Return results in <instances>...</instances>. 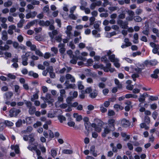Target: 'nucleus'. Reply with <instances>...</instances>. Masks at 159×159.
Instances as JSON below:
<instances>
[{"mask_svg":"<svg viewBox=\"0 0 159 159\" xmlns=\"http://www.w3.org/2000/svg\"><path fill=\"white\" fill-rule=\"evenodd\" d=\"M95 19L94 17L93 16L91 17L89 19V21H90V25H92L93 24L94 21H95Z\"/></svg>","mask_w":159,"mask_h":159,"instance_id":"nucleus-38","label":"nucleus"},{"mask_svg":"<svg viewBox=\"0 0 159 159\" xmlns=\"http://www.w3.org/2000/svg\"><path fill=\"white\" fill-rule=\"evenodd\" d=\"M134 20L136 22H139L142 21V19L139 16H135L134 17Z\"/></svg>","mask_w":159,"mask_h":159,"instance_id":"nucleus-19","label":"nucleus"},{"mask_svg":"<svg viewBox=\"0 0 159 159\" xmlns=\"http://www.w3.org/2000/svg\"><path fill=\"white\" fill-rule=\"evenodd\" d=\"M109 90L108 89H105L102 90V93L105 95H106L109 92Z\"/></svg>","mask_w":159,"mask_h":159,"instance_id":"nucleus-53","label":"nucleus"},{"mask_svg":"<svg viewBox=\"0 0 159 159\" xmlns=\"http://www.w3.org/2000/svg\"><path fill=\"white\" fill-rule=\"evenodd\" d=\"M50 77L51 78L54 79L56 77V75L54 72H52L49 73Z\"/></svg>","mask_w":159,"mask_h":159,"instance_id":"nucleus-56","label":"nucleus"},{"mask_svg":"<svg viewBox=\"0 0 159 159\" xmlns=\"http://www.w3.org/2000/svg\"><path fill=\"white\" fill-rule=\"evenodd\" d=\"M92 90L91 87L87 88L84 91V93H89L92 92Z\"/></svg>","mask_w":159,"mask_h":159,"instance_id":"nucleus-36","label":"nucleus"},{"mask_svg":"<svg viewBox=\"0 0 159 159\" xmlns=\"http://www.w3.org/2000/svg\"><path fill=\"white\" fill-rule=\"evenodd\" d=\"M62 153L64 154H70L73 153V151L71 150L64 149L62 151Z\"/></svg>","mask_w":159,"mask_h":159,"instance_id":"nucleus-22","label":"nucleus"},{"mask_svg":"<svg viewBox=\"0 0 159 159\" xmlns=\"http://www.w3.org/2000/svg\"><path fill=\"white\" fill-rule=\"evenodd\" d=\"M134 86L133 85H128L126 87L127 89L129 90H132Z\"/></svg>","mask_w":159,"mask_h":159,"instance_id":"nucleus-61","label":"nucleus"},{"mask_svg":"<svg viewBox=\"0 0 159 159\" xmlns=\"http://www.w3.org/2000/svg\"><path fill=\"white\" fill-rule=\"evenodd\" d=\"M51 155L53 157H55L57 155V152L54 150H51Z\"/></svg>","mask_w":159,"mask_h":159,"instance_id":"nucleus-57","label":"nucleus"},{"mask_svg":"<svg viewBox=\"0 0 159 159\" xmlns=\"http://www.w3.org/2000/svg\"><path fill=\"white\" fill-rule=\"evenodd\" d=\"M57 117L61 123H62L63 121H65L66 120V117L63 115H59Z\"/></svg>","mask_w":159,"mask_h":159,"instance_id":"nucleus-21","label":"nucleus"},{"mask_svg":"<svg viewBox=\"0 0 159 159\" xmlns=\"http://www.w3.org/2000/svg\"><path fill=\"white\" fill-rule=\"evenodd\" d=\"M157 106L156 104L154 103L150 105L151 108L153 110H155L157 108Z\"/></svg>","mask_w":159,"mask_h":159,"instance_id":"nucleus-59","label":"nucleus"},{"mask_svg":"<svg viewBox=\"0 0 159 159\" xmlns=\"http://www.w3.org/2000/svg\"><path fill=\"white\" fill-rule=\"evenodd\" d=\"M36 110V108L34 106H32L29 108V112L30 115H33L34 114Z\"/></svg>","mask_w":159,"mask_h":159,"instance_id":"nucleus-16","label":"nucleus"},{"mask_svg":"<svg viewBox=\"0 0 159 159\" xmlns=\"http://www.w3.org/2000/svg\"><path fill=\"white\" fill-rule=\"evenodd\" d=\"M101 60L102 61H104L105 63H107L108 61L107 58V55H105L101 57Z\"/></svg>","mask_w":159,"mask_h":159,"instance_id":"nucleus-40","label":"nucleus"},{"mask_svg":"<svg viewBox=\"0 0 159 159\" xmlns=\"http://www.w3.org/2000/svg\"><path fill=\"white\" fill-rule=\"evenodd\" d=\"M6 98L7 100L10 99L13 95V93L11 92H6L5 94Z\"/></svg>","mask_w":159,"mask_h":159,"instance_id":"nucleus-15","label":"nucleus"},{"mask_svg":"<svg viewBox=\"0 0 159 159\" xmlns=\"http://www.w3.org/2000/svg\"><path fill=\"white\" fill-rule=\"evenodd\" d=\"M150 45L153 48L152 52L154 54H157L159 55V44H156L153 42H150Z\"/></svg>","mask_w":159,"mask_h":159,"instance_id":"nucleus-3","label":"nucleus"},{"mask_svg":"<svg viewBox=\"0 0 159 159\" xmlns=\"http://www.w3.org/2000/svg\"><path fill=\"white\" fill-rule=\"evenodd\" d=\"M127 12L129 16L133 17L134 16L135 14L134 12L133 11L129 10L127 11Z\"/></svg>","mask_w":159,"mask_h":159,"instance_id":"nucleus-33","label":"nucleus"},{"mask_svg":"<svg viewBox=\"0 0 159 159\" xmlns=\"http://www.w3.org/2000/svg\"><path fill=\"white\" fill-rule=\"evenodd\" d=\"M49 138H50V140L54 137V134L53 132L51 130H49Z\"/></svg>","mask_w":159,"mask_h":159,"instance_id":"nucleus-46","label":"nucleus"},{"mask_svg":"<svg viewBox=\"0 0 159 159\" xmlns=\"http://www.w3.org/2000/svg\"><path fill=\"white\" fill-rule=\"evenodd\" d=\"M149 29L148 28L146 29V30H143L142 31V33H143L144 34L148 36V34H149Z\"/></svg>","mask_w":159,"mask_h":159,"instance_id":"nucleus-37","label":"nucleus"},{"mask_svg":"<svg viewBox=\"0 0 159 159\" xmlns=\"http://www.w3.org/2000/svg\"><path fill=\"white\" fill-rule=\"evenodd\" d=\"M101 66H102L101 69H103L106 72H108L109 71L111 72H113V70L111 71V69H109V68L106 67L104 66L103 65L101 64Z\"/></svg>","mask_w":159,"mask_h":159,"instance_id":"nucleus-27","label":"nucleus"},{"mask_svg":"<svg viewBox=\"0 0 159 159\" xmlns=\"http://www.w3.org/2000/svg\"><path fill=\"white\" fill-rule=\"evenodd\" d=\"M158 99V97L157 96H149V100L152 101L157 100Z\"/></svg>","mask_w":159,"mask_h":159,"instance_id":"nucleus-30","label":"nucleus"},{"mask_svg":"<svg viewBox=\"0 0 159 159\" xmlns=\"http://www.w3.org/2000/svg\"><path fill=\"white\" fill-rule=\"evenodd\" d=\"M124 42L128 46H130L131 45V43L129 42V39L128 38H125L124 40Z\"/></svg>","mask_w":159,"mask_h":159,"instance_id":"nucleus-39","label":"nucleus"},{"mask_svg":"<svg viewBox=\"0 0 159 159\" xmlns=\"http://www.w3.org/2000/svg\"><path fill=\"white\" fill-rule=\"evenodd\" d=\"M12 4V2L11 1L9 0L4 3V6L5 7H8L11 6Z\"/></svg>","mask_w":159,"mask_h":159,"instance_id":"nucleus-26","label":"nucleus"},{"mask_svg":"<svg viewBox=\"0 0 159 159\" xmlns=\"http://www.w3.org/2000/svg\"><path fill=\"white\" fill-rule=\"evenodd\" d=\"M25 104H26V106L30 108L32 107V103L30 101H27L26 100H25Z\"/></svg>","mask_w":159,"mask_h":159,"instance_id":"nucleus-34","label":"nucleus"},{"mask_svg":"<svg viewBox=\"0 0 159 159\" xmlns=\"http://www.w3.org/2000/svg\"><path fill=\"white\" fill-rule=\"evenodd\" d=\"M18 41L20 42H22L23 40V38L22 36L21 35H19L18 36L17 38Z\"/></svg>","mask_w":159,"mask_h":159,"instance_id":"nucleus-60","label":"nucleus"},{"mask_svg":"<svg viewBox=\"0 0 159 159\" xmlns=\"http://www.w3.org/2000/svg\"><path fill=\"white\" fill-rule=\"evenodd\" d=\"M141 54V52L140 51H138L136 52H133L132 53V56L134 57H135L137 55H140Z\"/></svg>","mask_w":159,"mask_h":159,"instance_id":"nucleus-55","label":"nucleus"},{"mask_svg":"<svg viewBox=\"0 0 159 159\" xmlns=\"http://www.w3.org/2000/svg\"><path fill=\"white\" fill-rule=\"evenodd\" d=\"M98 94V91L96 89L93 90L92 92L90 93L89 94V97L92 98H95Z\"/></svg>","mask_w":159,"mask_h":159,"instance_id":"nucleus-11","label":"nucleus"},{"mask_svg":"<svg viewBox=\"0 0 159 159\" xmlns=\"http://www.w3.org/2000/svg\"><path fill=\"white\" fill-rule=\"evenodd\" d=\"M78 105V102H74L73 103H72L70 107H77Z\"/></svg>","mask_w":159,"mask_h":159,"instance_id":"nucleus-63","label":"nucleus"},{"mask_svg":"<svg viewBox=\"0 0 159 159\" xmlns=\"http://www.w3.org/2000/svg\"><path fill=\"white\" fill-rule=\"evenodd\" d=\"M56 41L58 42H61L62 40V38L61 36L59 35L56 36L55 38Z\"/></svg>","mask_w":159,"mask_h":159,"instance_id":"nucleus-44","label":"nucleus"},{"mask_svg":"<svg viewBox=\"0 0 159 159\" xmlns=\"http://www.w3.org/2000/svg\"><path fill=\"white\" fill-rule=\"evenodd\" d=\"M117 23L122 29H126L128 28V23L127 21H123L122 20H118L117 21Z\"/></svg>","mask_w":159,"mask_h":159,"instance_id":"nucleus-4","label":"nucleus"},{"mask_svg":"<svg viewBox=\"0 0 159 159\" xmlns=\"http://www.w3.org/2000/svg\"><path fill=\"white\" fill-rule=\"evenodd\" d=\"M78 88L80 89H82L84 88V86L82 84L81 82H79L78 83Z\"/></svg>","mask_w":159,"mask_h":159,"instance_id":"nucleus-43","label":"nucleus"},{"mask_svg":"<svg viewBox=\"0 0 159 159\" xmlns=\"http://www.w3.org/2000/svg\"><path fill=\"white\" fill-rule=\"evenodd\" d=\"M58 101L59 102H62L63 101V96L61 94H60V96L58 97L57 98Z\"/></svg>","mask_w":159,"mask_h":159,"instance_id":"nucleus-47","label":"nucleus"},{"mask_svg":"<svg viewBox=\"0 0 159 159\" xmlns=\"http://www.w3.org/2000/svg\"><path fill=\"white\" fill-rule=\"evenodd\" d=\"M11 148L12 149L15 150V151L16 153L18 154L19 153V147L18 146H11Z\"/></svg>","mask_w":159,"mask_h":159,"instance_id":"nucleus-23","label":"nucleus"},{"mask_svg":"<svg viewBox=\"0 0 159 159\" xmlns=\"http://www.w3.org/2000/svg\"><path fill=\"white\" fill-rule=\"evenodd\" d=\"M98 11L100 12H107V10H105L104 8L101 7H100L98 9Z\"/></svg>","mask_w":159,"mask_h":159,"instance_id":"nucleus-52","label":"nucleus"},{"mask_svg":"<svg viewBox=\"0 0 159 159\" xmlns=\"http://www.w3.org/2000/svg\"><path fill=\"white\" fill-rule=\"evenodd\" d=\"M109 59L111 62L114 61H119V60L115 58V56L114 54H112L109 57Z\"/></svg>","mask_w":159,"mask_h":159,"instance_id":"nucleus-9","label":"nucleus"},{"mask_svg":"<svg viewBox=\"0 0 159 159\" xmlns=\"http://www.w3.org/2000/svg\"><path fill=\"white\" fill-rule=\"evenodd\" d=\"M35 54L39 56H43V54L39 50H36L35 51Z\"/></svg>","mask_w":159,"mask_h":159,"instance_id":"nucleus-48","label":"nucleus"},{"mask_svg":"<svg viewBox=\"0 0 159 159\" xmlns=\"http://www.w3.org/2000/svg\"><path fill=\"white\" fill-rule=\"evenodd\" d=\"M51 50L55 54H57L58 52V49L57 48L52 47L51 48Z\"/></svg>","mask_w":159,"mask_h":159,"instance_id":"nucleus-54","label":"nucleus"},{"mask_svg":"<svg viewBox=\"0 0 159 159\" xmlns=\"http://www.w3.org/2000/svg\"><path fill=\"white\" fill-rule=\"evenodd\" d=\"M111 28L113 30H118L119 29V27L116 25H114L112 26Z\"/></svg>","mask_w":159,"mask_h":159,"instance_id":"nucleus-62","label":"nucleus"},{"mask_svg":"<svg viewBox=\"0 0 159 159\" xmlns=\"http://www.w3.org/2000/svg\"><path fill=\"white\" fill-rule=\"evenodd\" d=\"M47 70L49 73L53 71L54 70L53 67L52 66H49L47 67L46 69Z\"/></svg>","mask_w":159,"mask_h":159,"instance_id":"nucleus-32","label":"nucleus"},{"mask_svg":"<svg viewBox=\"0 0 159 159\" xmlns=\"http://www.w3.org/2000/svg\"><path fill=\"white\" fill-rule=\"evenodd\" d=\"M34 135L32 133L29 135V138H30L29 143L30 144L33 145L32 143L35 141L34 139Z\"/></svg>","mask_w":159,"mask_h":159,"instance_id":"nucleus-12","label":"nucleus"},{"mask_svg":"<svg viewBox=\"0 0 159 159\" xmlns=\"http://www.w3.org/2000/svg\"><path fill=\"white\" fill-rule=\"evenodd\" d=\"M84 125L85 127V129L87 130L88 132L87 133H86L85 134H87V135L88 136L89 134V128L91 126V124L89 122H86V123H85Z\"/></svg>","mask_w":159,"mask_h":159,"instance_id":"nucleus-8","label":"nucleus"},{"mask_svg":"<svg viewBox=\"0 0 159 159\" xmlns=\"http://www.w3.org/2000/svg\"><path fill=\"white\" fill-rule=\"evenodd\" d=\"M127 145L129 150H131L133 149V147L132 144L130 143H128Z\"/></svg>","mask_w":159,"mask_h":159,"instance_id":"nucleus-64","label":"nucleus"},{"mask_svg":"<svg viewBox=\"0 0 159 159\" xmlns=\"http://www.w3.org/2000/svg\"><path fill=\"white\" fill-rule=\"evenodd\" d=\"M69 16L70 18L73 20H76L77 18V17L73 13L70 14Z\"/></svg>","mask_w":159,"mask_h":159,"instance_id":"nucleus-49","label":"nucleus"},{"mask_svg":"<svg viewBox=\"0 0 159 159\" xmlns=\"http://www.w3.org/2000/svg\"><path fill=\"white\" fill-rule=\"evenodd\" d=\"M20 112L21 111L20 109L13 108L10 110L9 116L11 117H16Z\"/></svg>","mask_w":159,"mask_h":159,"instance_id":"nucleus-2","label":"nucleus"},{"mask_svg":"<svg viewBox=\"0 0 159 159\" xmlns=\"http://www.w3.org/2000/svg\"><path fill=\"white\" fill-rule=\"evenodd\" d=\"M115 84L117 85V87L118 89H121L122 87V85L120 83L119 80L116 79L114 80Z\"/></svg>","mask_w":159,"mask_h":159,"instance_id":"nucleus-17","label":"nucleus"},{"mask_svg":"<svg viewBox=\"0 0 159 159\" xmlns=\"http://www.w3.org/2000/svg\"><path fill=\"white\" fill-rule=\"evenodd\" d=\"M41 123L40 121H37L36 122V123L35 124H34V125L33 126L35 128H36L40 126H41Z\"/></svg>","mask_w":159,"mask_h":159,"instance_id":"nucleus-41","label":"nucleus"},{"mask_svg":"<svg viewBox=\"0 0 159 159\" xmlns=\"http://www.w3.org/2000/svg\"><path fill=\"white\" fill-rule=\"evenodd\" d=\"M5 123L6 125L8 126H12L13 125V123L12 122L8 120H6Z\"/></svg>","mask_w":159,"mask_h":159,"instance_id":"nucleus-35","label":"nucleus"},{"mask_svg":"<svg viewBox=\"0 0 159 159\" xmlns=\"http://www.w3.org/2000/svg\"><path fill=\"white\" fill-rule=\"evenodd\" d=\"M115 120L113 119H110L108 121V124L104 128L103 132L102 134L103 137L105 138L107 135L110 133L111 131H113L115 130L114 123Z\"/></svg>","mask_w":159,"mask_h":159,"instance_id":"nucleus-1","label":"nucleus"},{"mask_svg":"<svg viewBox=\"0 0 159 159\" xmlns=\"http://www.w3.org/2000/svg\"><path fill=\"white\" fill-rule=\"evenodd\" d=\"M75 124V122L72 121L69 122L67 123L68 125L71 127H74Z\"/></svg>","mask_w":159,"mask_h":159,"instance_id":"nucleus-45","label":"nucleus"},{"mask_svg":"<svg viewBox=\"0 0 159 159\" xmlns=\"http://www.w3.org/2000/svg\"><path fill=\"white\" fill-rule=\"evenodd\" d=\"M33 130V128L31 126H28L27 127L26 129L24 130V133H29Z\"/></svg>","mask_w":159,"mask_h":159,"instance_id":"nucleus-25","label":"nucleus"},{"mask_svg":"<svg viewBox=\"0 0 159 159\" xmlns=\"http://www.w3.org/2000/svg\"><path fill=\"white\" fill-rule=\"evenodd\" d=\"M2 39L4 41L7 40L8 39L7 34V32L6 30H4L2 32Z\"/></svg>","mask_w":159,"mask_h":159,"instance_id":"nucleus-10","label":"nucleus"},{"mask_svg":"<svg viewBox=\"0 0 159 159\" xmlns=\"http://www.w3.org/2000/svg\"><path fill=\"white\" fill-rule=\"evenodd\" d=\"M72 59L70 61V62L73 64H75L77 63V57H75L73 55Z\"/></svg>","mask_w":159,"mask_h":159,"instance_id":"nucleus-29","label":"nucleus"},{"mask_svg":"<svg viewBox=\"0 0 159 159\" xmlns=\"http://www.w3.org/2000/svg\"><path fill=\"white\" fill-rule=\"evenodd\" d=\"M51 94L50 93H47L46 95V102L50 104L53 103L54 101V99L51 98Z\"/></svg>","mask_w":159,"mask_h":159,"instance_id":"nucleus-5","label":"nucleus"},{"mask_svg":"<svg viewBox=\"0 0 159 159\" xmlns=\"http://www.w3.org/2000/svg\"><path fill=\"white\" fill-rule=\"evenodd\" d=\"M9 46L7 44L5 45L4 46H0V49L2 51H7L9 49Z\"/></svg>","mask_w":159,"mask_h":159,"instance_id":"nucleus-20","label":"nucleus"},{"mask_svg":"<svg viewBox=\"0 0 159 159\" xmlns=\"http://www.w3.org/2000/svg\"><path fill=\"white\" fill-rule=\"evenodd\" d=\"M74 99V98L72 96L69 97L67 98L66 99L67 104H68V106H70L71 105L72 101Z\"/></svg>","mask_w":159,"mask_h":159,"instance_id":"nucleus-14","label":"nucleus"},{"mask_svg":"<svg viewBox=\"0 0 159 159\" xmlns=\"http://www.w3.org/2000/svg\"><path fill=\"white\" fill-rule=\"evenodd\" d=\"M29 75L33 76L34 78H36L38 77L39 75L38 74L34 73L32 71H30L28 73Z\"/></svg>","mask_w":159,"mask_h":159,"instance_id":"nucleus-18","label":"nucleus"},{"mask_svg":"<svg viewBox=\"0 0 159 159\" xmlns=\"http://www.w3.org/2000/svg\"><path fill=\"white\" fill-rule=\"evenodd\" d=\"M22 124V121L21 119H19L16 123V126L17 127H20Z\"/></svg>","mask_w":159,"mask_h":159,"instance_id":"nucleus-31","label":"nucleus"},{"mask_svg":"<svg viewBox=\"0 0 159 159\" xmlns=\"http://www.w3.org/2000/svg\"><path fill=\"white\" fill-rule=\"evenodd\" d=\"M58 34V31L56 30H53L52 32H49L48 33L49 36L51 39V40H52L54 38V36Z\"/></svg>","mask_w":159,"mask_h":159,"instance_id":"nucleus-7","label":"nucleus"},{"mask_svg":"<svg viewBox=\"0 0 159 159\" xmlns=\"http://www.w3.org/2000/svg\"><path fill=\"white\" fill-rule=\"evenodd\" d=\"M96 6V2H93L91 4L90 6V8L91 10H94Z\"/></svg>","mask_w":159,"mask_h":159,"instance_id":"nucleus-42","label":"nucleus"},{"mask_svg":"<svg viewBox=\"0 0 159 159\" xmlns=\"http://www.w3.org/2000/svg\"><path fill=\"white\" fill-rule=\"evenodd\" d=\"M144 121L145 123L148 124H149L150 122V117L147 116H145L144 117Z\"/></svg>","mask_w":159,"mask_h":159,"instance_id":"nucleus-24","label":"nucleus"},{"mask_svg":"<svg viewBox=\"0 0 159 159\" xmlns=\"http://www.w3.org/2000/svg\"><path fill=\"white\" fill-rule=\"evenodd\" d=\"M73 116L74 118H76V120L77 121H80L82 119V117L80 115H78L76 113H74L73 114Z\"/></svg>","mask_w":159,"mask_h":159,"instance_id":"nucleus-13","label":"nucleus"},{"mask_svg":"<svg viewBox=\"0 0 159 159\" xmlns=\"http://www.w3.org/2000/svg\"><path fill=\"white\" fill-rule=\"evenodd\" d=\"M150 65L151 66H154L157 64V62L156 60L151 61H149Z\"/></svg>","mask_w":159,"mask_h":159,"instance_id":"nucleus-58","label":"nucleus"},{"mask_svg":"<svg viewBox=\"0 0 159 159\" xmlns=\"http://www.w3.org/2000/svg\"><path fill=\"white\" fill-rule=\"evenodd\" d=\"M122 125L124 127H127L130 125V123L129 120L124 119L121 121Z\"/></svg>","mask_w":159,"mask_h":159,"instance_id":"nucleus-6","label":"nucleus"},{"mask_svg":"<svg viewBox=\"0 0 159 159\" xmlns=\"http://www.w3.org/2000/svg\"><path fill=\"white\" fill-rule=\"evenodd\" d=\"M108 115L109 116H111L114 115L115 114L114 111L113 110H109L108 112Z\"/></svg>","mask_w":159,"mask_h":159,"instance_id":"nucleus-51","label":"nucleus"},{"mask_svg":"<svg viewBox=\"0 0 159 159\" xmlns=\"http://www.w3.org/2000/svg\"><path fill=\"white\" fill-rule=\"evenodd\" d=\"M98 85L99 87L101 89H103L105 88L106 86V84L102 82H99Z\"/></svg>","mask_w":159,"mask_h":159,"instance_id":"nucleus-28","label":"nucleus"},{"mask_svg":"<svg viewBox=\"0 0 159 159\" xmlns=\"http://www.w3.org/2000/svg\"><path fill=\"white\" fill-rule=\"evenodd\" d=\"M8 77L12 79H15L16 78V76L10 73L8 74L7 75Z\"/></svg>","mask_w":159,"mask_h":159,"instance_id":"nucleus-50","label":"nucleus"}]
</instances>
